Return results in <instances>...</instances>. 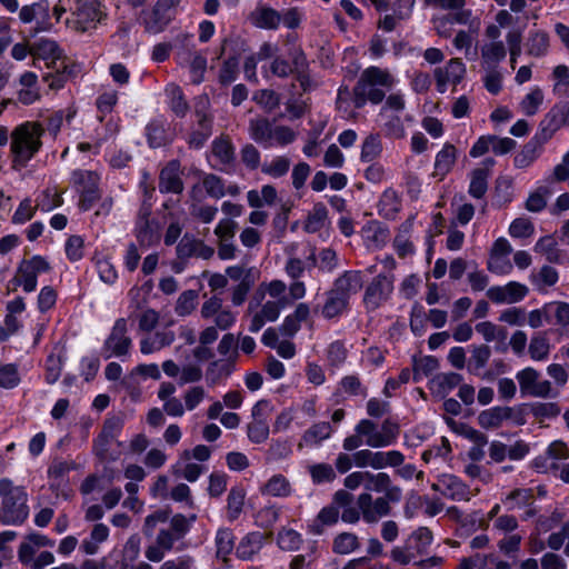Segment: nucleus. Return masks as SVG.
Masks as SVG:
<instances>
[{"instance_id": "0e129e2a", "label": "nucleus", "mask_w": 569, "mask_h": 569, "mask_svg": "<svg viewBox=\"0 0 569 569\" xmlns=\"http://www.w3.org/2000/svg\"><path fill=\"white\" fill-rule=\"evenodd\" d=\"M533 499L531 489H515L505 499L509 510L529 505Z\"/></svg>"}, {"instance_id": "e2e57ef3", "label": "nucleus", "mask_w": 569, "mask_h": 569, "mask_svg": "<svg viewBox=\"0 0 569 569\" xmlns=\"http://www.w3.org/2000/svg\"><path fill=\"white\" fill-rule=\"evenodd\" d=\"M38 210L37 204H32L30 198H24L12 214L11 221L14 224H24L30 221Z\"/></svg>"}, {"instance_id": "774afa93", "label": "nucleus", "mask_w": 569, "mask_h": 569, "mask_svg": "<svg viewBox=\"0 0 569 569\" xmlns=\"http://www.w3.org/2000/svg\"><path fill=\"white\" fill-rule=\"evenodd\" d=\"M206 390L201 386H194L187 389L182 396L186 411H193L206 398Z\"/></svg>"}, {"instance_id": "338daca9", "label": "nucleus", "mask_w": 569, "mask_h": 569, "mask_svg": "<svg viewBox=\"0 0 569 569\" xmlns=\"http://www.w3.org/2000/svg\"><path fill=\"white\" fill-rule=\"evenodd\" d=\"M532 282L539 290L553 286L558 281V272L550 266H542L537 274H532Z\"/></svg>"}, {"instance_id": "4d7b16f0", "label": "nucleus", "mask_w": 569, "mask_h": 569, "mask_svg": "<svg viewBox=\"0 0 569 569\" xmlns=\"http://www.w3.org/2000/svg\"><path fill=\"white\" fill-rule=\"evenodd\" d=\"M317 267L319 271L332 273L339 266L337 252L331 248H323L317 254Z\"/></svg>"}, {"instance_id": "423d86ee", "label": "nucleus", "mask_w": 569, "mask_h": 569, "mask_svg": "<svg viewBox=\"0 0 569 569\" xmlns=\"http://www.w3.org/2000/svg\"><path fill=\"white\" fill-rule=\"evenodd\" d=\"M0 499L2 523L19 526L28 519V493L24 487L14 485L9 478H1Z\"/></svg>"}, {"instance_id": "37998d69", "label": "nucleus", "mask_w": 569, "mask_h": 569, "mask_svg": "<svg viewBox=\"0 0 569 569\" xmlns=\"http://www.w3.org/2000/svg\"><path fill=\"white\" fill-rule=\"evenodd\" d=\"M32 53L40 59L50 60V62H47L48 67H51V63H54L61 57V50L57 42L49 39H40L36 42Z\"/></svg>"}, {"instance_id": "bb28decb", "label": "nucleus", "mask_w": 569, "mask_h": 569, "mask_svg": "<svg viewBox=\"0 0 569 569\" xmlns=\"http://www.w3.org/2000/svg\"><path fill=\"white\" fill-rule=\"evenodd\" d=\"M266 541V535L259 531L247 533L239 542L236 555L242 560H251L260 552Z\"/></svg>"}, {"instance_id": "c9c22d12", "label": "nucleus", "mask_w": 569, "mask_h": 569, "mask_svg": "<svg viewBox=\"0 0 569 569\" xmlns=\"http://www.w3.org/2000/svg\"><path fill=\"white\" fill-rule=\"evenodd\" d=\"M247 492L242 487H233L227 497V518L229 521L237 520L244 507Z\"/></svg>"}, {"instance_id": "f03ea898", "label": "nucleus", "mask_w": 569, "mask_h": 569, "mask_svg": "<svg viewBox=\"0 0 569 569\" xmlns=\"http://www.w3.org/2000/svg\"><path fill=\"white\" fill-rule=\"evenodd\" d=\"M279 47L276 43L262 42L256 58L259 61L271 59L268 69L263 68L266 77L269 74L279 79H288L293 76L302 91L307 92L317 87L310 70V62L300 46L292 47L288 51V59L278 54Z\"/></svg>"}, {"instance_id": "4468645a", "label": "nucleus", "mask_w": 569, "mask_h": 569, "mask_svg": "<svg viewBox=\"0 0 569 569\" xmlns=\"http://www.w3.org/2000/svg\"><path fill=\"white\" fill-rule=\"evenodd\" d=\"M387 499L378 497L376 499L369 492L358 496L357 506L361 511V517L367 523H377L381 518L390 515L391 506Z\"/></svg>"}, {"instance_id": "8fccbe9b", "label": "nucleus", "mask_w": 569, "mask_h": 569, "mask_svg": "<svg viewBox=\"0 0 569 569\" xmlns=\"http://www.w3.org/2000/svg\"><path fill=\"white\" fill-rule=\"evenodd\" d=\"M543 102V92L536 87L520 102V109L526 116H535Z\"/></svg>"}, {"instance_id": "f3484780", "label": "nucleus", "mask_w": 569, "mask_h": 569, "mask_svg": "<svg viewBox=\"0 0 569 569\" xmlns=\"http://www.w3.org/2000/svg\"><path fill=\"white\" fill-rule=\"evenodd\" d=\"M177 60L180 66L189 68L193 83L199 84L203 81L207 58L201 51L192 48L178 50Z\"/></svg>"}, {"instance_id": "0eeeda50", "label": "nucleus", "mask_w": 569, "mask_h": 569, "mask_svg": "<svg viewBox=\"0 0 569 569\" xmlns=\"http://www.w3.org/2000/svg\"><path fill=\"white\" fill-rule=\"evenodd\" d=\"M106 17L107 14L101 9L100 0H76L72 20L67 22L76 31L86 32L94 29Z\"/></svg>"}, {"instance_id": "dca6fc26", "label": "nucleus", "mask_w": 569, "mask_h": 569, "mask_svg": "<svg viewBox=\"0 0 569 569\" xmlns=\"http://www.w3.org/2000/svg\"><path fill=\"white\" fill-rule=\"evenodd\" d=\"M123 427V418L120 416H112L108 418L102 427V430L94 442L97 455L104 460L116 459L108 452V446L116 441Z\"/></svg>"}, {"instance_id": "412c9836", "label": "nucleus", "mask_w": 569, "mask_h": 569, "mask_svg": "<svg viewBox=\"0 0 569 569\" xmlns=\"http://www.w3.org/2000/svg\"><path fill=\"white\" fill-rule=\"evenodd\" d=\"M512 408L496 406L481 411L477 421L478 425L486 430L498 429L502 423L512 418Z\"/></svg>"}, {"instance_id": "79ce46f5", "label": "nucleus", "mask_w": 569, "mask_h": 569, "mask_svg": "<svg viewBox=\"0 0 569 569\" xmlns=\"http://www.w3.org/2000/svg\"><path fill=\"white\" fill-rule=\"evenodd\" d=\"M507 56V50L502 41H491L481 49V58L488 68H496Z\"/></svg>"}, {"instance_id": "5701e85b", "label": "nucleus", "mask_w": 569, "mask_h": 569, "mask_svg": "<svg viewBox=\"0 0 569 569\" xmlns=\"http://www.w3.org/2000/svg\"><path fill=\"white\" fill-rule=\"evenodd\" d=\"M363 279L360 271L348 270L340 274L333 283V290L349 300L352 295L361 290Z\"/></svg>"}, {"instance_id": "9d476101", "label": "nucleus", "mask_w": 569, "mask_h": 569, "mask_svg": "<svg viewBox=\"0 0 569 569\" xmlns=\"http://www.w3.org/2000/svg\"><path fill=\"white\" fill-rule=\"evenodd\" d=\"M393 291V278L378 274L368 284L363 296V303L368 310H376L383 305Z\"/></svg>"}, {"instance_id": "13d9d810", "label": "nucleus", "mask_w": 569, "mask_h": 569, "mask_svg": "<svg viewBox=\"0 0 569 569\" xmlns=\"http://www.w3.org/2000/svg\"><path fill=\"white\" fill-rule=\"evenodd\" d=\"M297 139V132L288 126H273L270 148L274 146L286 147Z\"/></svg>"}, {"instance_id": "58836bf2", "label": "nucleus", "mask_w": 569, "mask_h": 569, "mask_svg": "<svg viewBox=\"0 0 569 569\" xmlns=\"http://www.w3.org/2000/svg\"><path fill=\"white\" fill-rule=\"evenodd\" d=\"M543 148L530 139L515 156L513 163L520 169L528 168L540 157Z\"/></svg>"}, {"instance_id": "c85d7f7f", "label": "nucleus", "mask_w": 569, "mask_h": 569, "mask_svg": "<svg viewBox=\"0 0 569 569\" xmlns=\"http://www.w3.org/2000/svg\"><path fill=\"white\" fill-rule=\"evenodd\" d=\"M250 21L257 28L274 30L281 23V14L273 8L259 6L250 13Z\"/></svg>"}, {"instance_id": "09e8293b", "label": "nucleus", "mask_w": 569, "mask_h": 569, "mask_svg": "<svg viewBox=\"0 0 569 569\" xmlns=\"http://www.w3.org/2000/svg\"><path fill=\"white\" fill-rule=\"evenodd\" d=\"M389 238V231L379 223H372L366 229L367 246L372 249L383 247Z\"/></svg>"}, {"instance_id": "c756f323", "label": "nucleus", "mask_w": 569, "mask_h": 569, "mask_svg": "<svg viewBox=\"0 0 569 569\" xmlns=\"http://www.w3.org/2000/svg\"><path fill=\"white\" fill-rule=\"evenodd\" d=\"M457 160V149L453 144L447 142L437 153L435 159V174L445 177L450 173Z\"/></svg>"}, {"instance_id": "f704fd0d", "label": "nucleus", "mask_w": 569, "mask_h": 569, "mask_svg": "<svg viewBox=\"0 0 569 569\" xmlns=\"http://www.w3.org/2000/svg\"><path fill=\"white\" fill-rule=\"evenodd\" d=\"M549 34L545 31H531L526 42L527 53L531 57H545L549 51Z\"/></svg>"}, {"instance_id": "052dcab7", "label": "nucleus", "mask_w": 569, "mask_h": 569, "mask_svg": "<svg viewBox=\"0 0 569 569\" xmlns=\"http://www.w3.org/2000/svg\"><path fill=\"white\" fill-rule=\"evenodd\" d=\"M63 356L61 350L48 356L46 362V380L48 383H54L61 375Z\"/></svg>"}, {"instance_id": "a19ab883", "label": "nucleus", "mask_w": 569, "mask_h": 569, "mask_svg": "<svg viewBox=\"0 0 569 569\" xmlns=\"http://www.w3.org/2000/svg\"><path fill=\"white\" fill-rule=\"evenodd\" d=\"M349 300L333 289L327 293V300L322 307V315L327 319L340 316L348 307Z\"/></svg>"}, {"instance_id": "c03bdc74", "label": "nucleus", "mask_w": 569, "mask_h": 569, "mask_svg": "<svg viewBox=\"0 0 569 569\" xmlns=\"http://www.w3.org/2000/svg\"><path fill=\"white\" fill-rule=\"evenodd\" d=\"M550 348V341L546 335L536 333L529 342L528 351L532 360L542 361L548 358Z\"/></svg>"}, {"instance_id": "1a4fd4ad", "label": "nucleus", "mask_w": 569, "mask_h": 569, "mask_svg": "<svg viewBox=\"0 0 569 569\" xmlns=\"http://www.w3.org/2000/svg\"><path fill=\"white\" fill-rule=\"evenodd\" d=\"M179 3L180 0H158L144 14V30L153 34L162 32L173 20L174 9Z\"/></svg>"}, {"instance_id": "7c9ffc66", "label": "nucleus", "mask_w": 569, "mask_h": 569, "mask_svg": "<svg viewBox=\"0 0 569 569\" xmlns=\"http://www.w3.org/2000/svg\"><path fill=\"white\" fill-rule=\"evenodd\" d=\"M332 428L329 422H318L312 425L305 431L299 442V447L308 446L313 447L320 445L323 440L330 438Z\"/></svg>"}, {"instance_id": "a211bd4d", "label": "nucleus", "mask_w": 569, "mask_h": 569, "mask_svg": "<svg viewBox=\"0 0 569 569\" xmlns=\"http://www.w3.org/2000/svg\"><path fill=\"white\" fill-rule=\"evenodd\" d=\"M529 292L527 286L510 281L505 286H493L487 290V297L495 303H516L521 301Z\"/></svg>"}, {"instance_id": "2eb2a0df", "label": "nucleus", "mask_w": 569, "mask_h": 569, "mask_svg": "<svg viewBox=\"0 0 569 569\" xmlns=\"http://www.w3.org/2000/svg\"><path fill=\"white\" fill-rule=\"evenodd\" d=\"M298 248L297 243H291L286 248V253L288 256L284 263V272L287 276L297 280L300 279L307 269H311L317 264L316 249L310 247L308 250V254L306 259L302 260L296 253V249Z\"/></svg>"}, {"instance_id": "49530a36", "label": "nucleus", "mask_w": 569, "mask_h": 569, "mask_svg": "<svg viewBox=\"0 0 569 569\" xmlns=\"http://www.w3.org/2000/svg\"><path fill=\"white\" fill-rule=\"evenodd\" d=\"M398 435V426L389 420H386L381 430L379 431V436H375L369 440V447L380 448L391 445Z\"/></svg>"}, {"instance_id": "603ef678", "label": "nucleus", "mask_w": 569, "mask_h": 569, "mask_svg": "<svg viewBox=\"0 0 569 569\" xmlns=\"http://www.w3.org/2000/svg\"><path fill=\"white\" fill-rule=\"evenodd\" d=\"M198 293L194 290H186L177 299L174 311L179 317H187L193 312L197 306Z\"/></svg>"}, {"instance_id": "6ab92c4d", "label": "nucleus", "mask_w": 569, "mask_h": 569, "mask_svg": "<svg viewBox=\"0 0 569 569\" xmlns=\"http://www.w3.org/2000/svg\"><path fill=\"white\" fill-rule=\"evenodd\" d=\"M53 541L41 533H30L20 543L18 549V559L23 566H29L36 558L37 551L42 547H51Z\"/></svg>"}, {"instance_id": "cd10ccee", "label": "nucleus", "mask_w": 569, "mask_h": 569, "mask_svg": "<svg viewBox=\"0 0 569 569\" xmlns=\"http://www.w3.org/2000/svg\"><path fill=\"white\" fill-rule=\"evenodd\" d=\"M413 228L412 218L407 219L398 229L393 240V249L400 258H406L415 253V244L411 240Z\"/></svg>"}, {"instance_id": "4c0bfd02", "label": "nucleus", "mask_w": 569, "mask_h": 569, "mask_svg": "<svg viewBox=\"0 0 569 569\" xmlns=\"http://www.w3.org/2000/svg\"><path fill=\"white\" fill-rule=\"evenodd\" d=\"M535 251L543 256L549 262L559 263L562 260L561 250L552 236L541 237L535 244Z\"/></svg>"}, {"instance_id": "393cba45", "label": "nucleus", "mask_w": 569, "mask_h": 569, "mask_svg": "<svg viewBox=\"0 0 569 569\" xmlns=\"http://www.w3.org/2000/svg\"><path fill=\"white\" fill-rule=\"evenodd\" d=\"M259 491L262 496L288 498L292 495L293 488L286 476L274 473L260 487Z\"/></svg>"}, {"instance_id": "72a5a7b5", "label": "nucleus", "mask_w": 569, "mask_h": 569, "mask_svg": "<svg viewBox=\"0 0 569 569\" xmlns=\"http://www.w3.org/2000/svg\"><path fill=\"white\" fill-rule=\"evenodd\" d=\"M339 519V509L329 505L320 510L317 518L308 526L312 535H321L326 526L335 525Z\"/></svg>"}, {"instance_id": "ea45409f", "label": "nucleus", "mask_w": 569, "mask_h": 569, "mask_svg": "<svg viewBox=\"0 0 569 569\" xmlns=\"http://www.w3.org/2000/svg\"><path fill=\"white\" fill-rule=\"evenodd\" d=\"M109 528L104 523H96L90 532V538L81 543V549L86 555H94L99 550V545L107 541Z\"/></svg>"}, {"instance_id": "680f3d73", "label": "nucleus", "mask_w": 569, "mask_h": 569, "mask_svg": "<svg viewBox=\"0 0 569 569\" xmlns=\"http://www.w3.org/2000/svg\"><path fill=\"white\" fill-rule=\"evenodd\" d=\"M290 164L291 161L289 158L279 156L273 158L270 162H264L261 172L267 176L281 177L288 172Z\"/></svg>"}, {"instance_id": "aec40b11", "label": "nucleus", "mask_w": 569, "mask_h": 569, "mask_svg": "<svg viewBox=\"0 0 569 569\" xmlns=\"http://www.w3.org/2000/svg\"><path fill=\"white\" fill-rule=\"evenodd\" d=\"M432 489L452 500H469V490L457 477L443 475L432 485Z\"/></svg>"}, {"instance_id": "4be33fe9", "label": "nucleus", "mask_w": 569, "mask_h": 569, "mask_svg": "<svg viewBox=\"0 0 569 569\" xmlns=\"http://www.w3.org/2000/svg\"><path fill=\"white\" fill-rule=\"evenodd\" d=\"M144 133L148 146L152 149L163 147L172 140V134L169 132L168 124L166 120L161 118L151 120L146 126Z\"/></svg>"}, {"instance_id": "5fc2aeb1", "label": "nucleus", "mask_w": 569, "mask_h": 569, "mask_svg": "<svg viewBox=\"0 0 569 569\" xmlns=\"http://www.w3.org/2000/svg\"><path fill=\"white\" fill-rule=\"evenodd\" d=\"M327 216L328 212L326 207L322 204H316L306 219L303 226L305 230L310 233L319 231L325 227Z\"/></svg>"}, {"instance_id": "7ed1b4c3", "label": "nucleus", "mask_w": 569, "mask_h": 569, "mask_svg": "<svg viewBox=\"0 0 569 569\" xmlns=\"http://www.w3.org/2000/svg\"><path fill=\"white\" fill-rule=\"evenodd\" d=\"M287 284L280 279L261 282L248 305L251 316L249 330L258 332L267 322L278 320L281 310L290 306L286 297Z\"/></svg>"}, {"instance_id": "bf43d9fd", "label": "nucleus", "mask_w": 569, "mask_h": 569, "mask_svg": "<svg viewBox=\"0 0 569 569\" xmlns=\"http://www.w3.org/2000/svg\"><path fill=\"white\" fill-rule=\"evenodd\" d=\"M359 547L358 537L355 533L342 532L333 540V551L339 555H348Z\"/></svg>"}, {"instance_id": "6e6d98bb", "label": "nucleus", "mask_w": 569, "mask_h": 569, "mask_svg": "<svg viewBox=\"0 0 569 569\" xmlns=\"http://www.w3.org/2000/svg\"><path fill=\"white\" fill-rule=\"evenodd\" d=\"M269 425L263 418L253 419L247 427V435L251 442L262 443L269 437Z\"/></svg>"}, {"instance_id": "6e6552de", "label": "nucleus", "mask_w": 569, "mask_h": 569, "mask_svg": "<svg viewBox=\"0 0 569 569\" xmlns=\"http://www.w3.org/2000/svg\"><path fill=\"white\" fill-rule=\"evenodd\" d=\"M50 270V263L41 256L23 259L14 274L13 282L21 286L26 292H32L37 288V278Z\"/></svg>"}, {"instance_id": "473e14b6", "label": "nucleus", "mask_w": 569, "mask_h": 569, "mask_svg": "<svg viewBox=\"0 0 569 569\" xmlns=\"http://www.w3.org/2000/svg\"><path fill=\"white\" fill-rule=\"evenodd\" d=\"M272 129L273 126L266 118L251 119L249 122L251 139L264 148H270Z\"/></svg>"}, {"instance_id": "3c124183", "label": "nucleus", "mask_w": 569, "mask_h": 569, "mask_svg": "<svg viewBox=\"0 0 569 569\" xmlns=\"http://www.w3.org/2000/svg\"><path fill=\"white\" fill-rule=\"evenodd\" d=\"M439 367V362L435 357L426 356L413 361V373L412 378L416 382L422 378L428 377Z\"/></svg>"}, {"instance_id": "f8f14e48", "label": "nucleus", "mask_w": 569, "mask_h": 569, "mask_svg": "<svg viewBox=\"0 0 569 569\" xmlns=\"http://www.w3.org/2000/svg\"><path fill=\"white\" fill-rule=\"evenodd\" d=\"M516 378L522 395L545 398L551 391V383L548 380H540V373L531 367L517 372Z\"/></svg>"}, {"instance_id": "864d4df0", "label": "nucleus", "mask_w": 569, "mask_h": 569, "mask_svg": "<svg viewBox=\"0 0 569 569\" xmlns=\"http://www.w3.org/2000/svg\"><path fill=\"white\" fill-rule=\"evenodd\" d=\"M302 542L301 535L293 529L282 528L277 536V543L284 551L299 549Z\"/></svg>"}, {"instance_id": "de8ad7c7", "label": "nucleus", "mask_w": 569, "mask_h": 569, "mask_svg": "<svg viewBox=\"0 0 569 569\" xmlns=\"http://www.w3.org/2000/svg\"><path fill=\"white\" fill-rule=\"evenodd\" d=\"M216 547H217V557L227 560V557L233 550L234 547V537L230 529L221 528L217 531L216 535Z\"/></svg>"}, {"instance_id": "b1692460", "label": "nucleus", "mask_w": 569, "mask_h": 569, "mask_svg": "<svg viewBox=\"0 0 569 569\" xmlns=\"http://www.w3.org/2000/svg\"><path fill=\"white\" fill-rule=\"evenodd\" d=\"M462 381V376L457 372H443L432 377L429 381V390L435 397L445 398Z\"/></svg>"}, {"instance_id": "a878e982", "label": "nucleus", "mask_w": 569, "mask_h": 569, "mask_svg": "<svg viewBox=\"0 0 569 569\" xmlns=\"http://www.w3.org/2000/svg\"><path fill=\"white\" fill-rule=\"evenodd\" d=\"M210 159L214 166H228L234 161V147L228 136H220L212 141Z\"/></svg>"}, {"instance_id": "9b49d317", "label": "nucleus", "mask_w": 569, "mask_h": 569, "mask_svg": "<svg viewBox=\"0 0 569 569\" xmlns=\"http://www.w3.org/2000/svg\"><path fill=\"white\" fill-rule=\"evenodd\" d=\"M128 332V323L124 318H119L116 320L111 333L107 338L103 350L106 352L104 357H121L129 352L131 347V339L127 335Z\"/></svg>"}, {"instance_id": "e433bc0d", "label": "nucleus", "mask_w": 569, "mask_h": 569, "mask_svg": "<svg viewBox=\"0 0 569 569\" xmlns=\"http://www.w3.org/2000/svg\"><path fill=\"white\" fill-rule=\"evenodd\" d=\"M169 98L170 110L179 118L186 117L189 111V104L184 98L182 89L174 83H170L166 88Z\"/></svg>"}, {"instance_id": "20e7f679", "label": "nucleus", "mask_w": 569, "mask_h": 569, "mask_svg": "<svg viewBox=\"0 0 569 569\" xmlns=\"http://www.w3.org/2000/svg\"><path fill=\"white\" fill-rule=\"evenodd\" d=\"M393 82V77L385 69L379 67L365 69L353 88V107L360 109L367 101L373 104L380 103L386 97L385 89L391 88Z\"/></svg>"}, {"instance_id": "69168bd1", "label": "nucleus", "mask_w": 569, "mask_h": 569, "mask_svg": "<svg viewBox=\"0 0 569 569\" xmlns=\"http://www.w3.org/2000/svg\"><path fill=\"white\" fill-rule=\"evenodd\" d=\"M239 58L237 56L228 57L219 71V82L223 86L232 83L237 79Z\"/></svg>"}, {"instance_id": "a18cd8bd", "label": "nucleus", "mask_w": 569, "mask_h": 569, "mask_svg": "<svg viewBox=\"0 0 569 569\" xmlns=\"http://www.w3.org/2000/svg\"><path fill=\"white\" fill-rule=\"evenodd\" d=\"M432 539V532L427 527H420L408 539V549H413L418 555H422L431 545Z\"/></svg>"}, {"instance_id": "f257e3e1", "label": "nucleus", "mask_w": 569, "mask_h": 569, "mask_svg": "<svg viewBox=\"0 0 569 569\" xmlns=\"http://www.w3.org/2000/svg\"><path fill=\"white\" fill-rule=\"evenodd\" d=\"M197 515L186 517L182 513H176L171 517L169 509H158L148 515L142 526V532L146 537H152L157 527L169 520V527L159 530L153 545L147 547L146 558L152 562H160L167 552L173 549L174 543L182 539L196 521Z\"/></svg>"}, {"instance_id": "ddd939ff", "label": "nucleus", "mask_w": 569, "mask_h": 569, "mask_svg": "<svg viewBox=\"0 0 569 569\" xmlns=\"http://www.w3.org/2000/svg\"><path fill=\"white\" fill-rule=\"evenodd\" d=\"M466 74L465 63L459 58L450 59L445 67L433 70L437 90L445 93L449 84L457 86Z\"/></svg>"}, {"instance_id": "39448f33", "label": "nucleus", "mask_w": 569, "mask_h": 569, "mask_svg": "<svg viewBox=\"0 0 569 569\" xmlns=\"http://www.w3.org/2000/svg\"><path fill=\"white\" fill-rule=\"evenodd\" d=\"M43 127L38 122L27 121L11 132L12 167L20 170L34 157L42 146Z\"/></svg>"}, {"instance_id": "2f4dec72", "label": "nucleus", "mask_w": 569, "mask_h": 569, "mask_svg": "<svg viewBox=\"0 0 569 569\" xmlns=\"http://www.w3.org/2000/svg\"><path fill=\"white\" fill-rule=\"evenodd\" d=\"M173 340L174 333L172 331H158L140 341V351L143 355H150L170 346Z\"/></svg>"}]
</instances>
